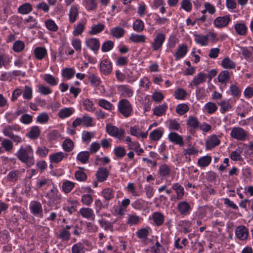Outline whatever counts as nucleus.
Wrapping results in <instances>:
<instances>
[{
    "mask_svg": "<svg viewBox=\"0 0 253 253\" xmlns=\"http://www.w3.org/2000/svg\"><path fill=\"white\" fill-rule=\"evenodd\" d=\"M17 156L27 167H30L35 164L33 150L29 145L21 147L17 153Z\"/></svg>",
    "mask_w": 253,
    "mask_h": 253,
    "instance_id": "obj_1",
    "label": "nucleus"
},
{
    "mask_svg": "<svg viewBox=\"0 0 253 253\" xmlns=\"http://www.w3.org/2000/svg\"><path fill=\"white\" fill-rule=\"evenodd\" d=\"M118 109L121 115L125 118H128L133 113L132 105L126 99H122L119 101Z\"/></svg>",
    "mask_w": 253,
    "mask_h": 253,
    "instance_id": "obj_2",
    "label": "nucleus"
},
{
    "mask_svg": "<svg viewBox=\"0 0 253 253\" xmlns=\"http://www.w3.org/2000/svg\"><path fill=\"white\" fill-rule=\"evenodd\" d=\"M106 130L109 135L120 140H124L126 135V132L124 129L118 128L111 124H107L106 125Z\"/></svg>",
    "mask_w": 253,
    "mask_h": 253,
    "instance_id": "obj_3",
    "label": "nucleus"
},
{
    "mask_svg": "<svg viewBox=\"0 0 253 253\" xmlns=\"http://www.w3.org/2000/svg\"><path fill=\"white\" fill-rule=\"evenodd\" d=\"M31 213L36 217H43V209L42 204L38 201H32L29 205Z\"/></svg>",
    "mask_w": 253,
    "mask_h": 253,
    "instance_id": "obj_4",
    "label": "nucleus"
},
{
    "mask_svg": "<svg viewBox=\"0 0 253 253\" xmlns=\"http://www.w3.org/2000/svg\"><path fill=\"white\" fill-rule=\"evenodd\" d=\"M232 138L239 141H244L248 137V132L240 127H233L230 132Z\"/></svg>",
    "mask_w": 253,
    "mask_h": 253,
    "instance_id": "obj_5",
    "label": "nucleus"
},
{
    "mask_svg": "<svg viewBox=\"0 0 253 253\" xmlns=\"http://www.w3.org/2000/svg\"><path fill=\"white\" fill-rule=\"evenodd\" d=\"M45 196L49 199L48 202L49 205L59 203V201L61 199V195L58 193V190L54 186H53Z\"/></svg>",
    "mask_w": 253,
    "mask_h": 253,
    "instance_id": "obj_6",
    "label": "nucleus"
},
{
    "mask_svg": "<svg viewBox=\"0 0 253 253\" xmlns=\"http://www.w3.org/2000/svg\"><path fill=\"white\" fill-rule=\"evenodd\" d=\"M176 209L180 214L183 216L189 215L192 211L191 206L185 201L179 202L177 205Z\"/></svg>",
    "mask_w": 253,
    "mask_h": 253,
    "instance_id": "obj_7",
    "label": "nucleus"
},
{
    "mask_svg": "<svg viewBox=\"0 0 253 253\" xmlns=\"http://www.w3.org/2000/svg\"><path fill=\"white\" fill-rule=\"evenodd\" d=\"M200 123L198 118L193 116H190L186 120V125L189 128L191 134H194L199 128Z\"/></svg>",
    "mask_w": 253,
    "mask_h": 253,
    "instance_id": "obj_8",
    "label": "nucleus"
},
{
    "mask_svg": "<svg viewBox=\"0 0 253 253\" xmlns=\"http://www.w3.org/2000/svg\"><path fill=\"white\" fill-rule=\"evenodd\" d=\"M99 70L104 75H109L112 71V64L110 60L104 59L99 64Z\"/></svg>",
    "mask_w": 253,
    "mask_h": 253,
    "instance_id": "obj_9",
    "label": "nucleus"
},
{
    "mask_svg": "<svg viewBox=\"0 0 253 253\" xmlns=\"http://www.w3.org/2000/svg\"><path fill=\"white\" fill-rule=\"evenodd\" d=\"M230 21V15H226L216 17L213 21V25L217 28H222L226 27Z\"/></svg>",
    "mask_w": 253,
    "mask_h": 253,
    "instance_id": "obj_10",
    "label": "nucleus"
},
{
    "mask_svg": "<svg viewBox=\"0 0 253 253\" xmlns=\"http://www.w3.org/2000/svg\"><path fill=\"white\" fill-rule=\"evenodd\" d=\"M220 143V140L219 136L215 134H212L208 138L206 141V148L207 150H211L218 146Z\"/></svg>",
    "mask_w": 253,
    "mask_h": 253,
    "instance_id": "obj_11",
    "label": "nucleus"
},
{
    "mask_svg": "<svg viewBox=\"0 0 253 253\" xmlns=\"http://www.w3.org/2000/svg\"><path fill=\"white\" fill-rule=\"evenodd\" d=\"M208 75L203 73L200 72L195 76L193 80L189 84L190 87L197 86L202 84H204L206 81L208 77Z\"/></svg>",
    "mask_w": 253,
    "mask_h": 253,
    "instance_id": "obj_12",
    "label": "nucleus"
},
{
    "mask_svg": "<svg viewBox=\"0 0 253 253\" xmlns=\"http://www.w3.org/2000/svg\"><path fill=\"white\" fill-rule=\"evenodd\" d=\"M165 39L166 36L164 34L162 33H158L154 39V41L152 43L153 49L156 51L161 48Z\"/></svg>",
    "mask_w": 253,
    "mask_h": 253,
    "instance_id": "obj_13",
    "label": "nucleus"
},
{
    "mask_svg": "<svg viewBox=\"0 0 253 253\" xmlns=\"http://www.w3.org/2000/svg\"><path fill=\"white\" fill-rule=\"evenodd\" d=\"M239 48L240 52L247 61H252L253 59V46H240Z\"/></svg>",
    "mask_w": 253,
    "mask_h": 253,
    "instance_id": "obj_14",
    "label": "nucleus"
},
{
    "mask_svg": "<svg viewBox=\"0 0 253 253\" xmlns=\"http://www.w3.org/2000/svg\"><path fill=\"white\" fill-rule=\"evenodd\" d=\"M235 234L239 240H246L249 235L248 230L244 225L238 226L236 228Z\"/></svg>",
    "mask_w": 253,
    "mask_h": 253,
    "instance_id": "obj_15",
    "label": "nucleus"
},
{
    "mask_svg": "<svg viewBox=\"0 0 253 253\" xmlns=\"http://www.w3.org/2000/svg\"><path fill=\"white\" fill-rule=\"evenodd\" d=\"M85 43L86 45L95 53L100 48L99 41L96 38H90L85 40Z\"/></svg>",
    "mask_w": 253,
    "mask_h": 253,
    "instance_id": "obj_16",
    "label": "nucleus"
},
{
    "mask_svg": "<svg viewBox=\"0 0 253 253\" xmlns=\"http://www.w3.org/2000/svg\"><path fill=\"white\" fill-rule=\"evenodd\" d=\"M187 52L188 47L186 44H182L179 45L175 52L173 54L175 60L177 61L182 58L185 56Z\"/></svg>",
    "mask_w": 253,
    "mask_h": 253,
    "instance_id": "obj_17",
    "label": "nucleus"
},
{
    "mask_svg": "<svg viewBox=\"0 0 253 253\" xmlns=\"http://www.w3.org/2000/svg\"><path fill=\"white\" fill-rule=\"evenodd\" d=\"M220 106V112L221 114H224L232 110V105L229 100L222 99L218 103Z\"/></svg>",
    "mask_w": 253,
    "mask_h": 253,
    "instance_id": "obj_18",
    "label": "nucleus"
},
{
    "mask_svg": "<svg viewBox=\"0 0 253 253\" xmlns=\"http://www.w3.org/2000/svg\"><path fill=\"white\" fill-rule=\"evenodd\" d=\"M151 218L153 221L154 224L157 226L162 225L165 221L164 215L159 211L153 212L152 214Z\"/></svg>",
    "mask_w": 253,
    "mask_h": 253,
    "instance_id": "obj_19",
    "label": "nucleus"
},
{
    "mask_svg": "<svg viewBox=\"0 0 253 253\" xmlns=\"http://www.w3.org/2000/svg\"><path fill=\"white\" fill-rule=\"evenodd\" d=\"M151 231V228L149 226H146L138 229L136 232V236L138 238L145 240L148 238Z\"/></svg>",
    "mask_w": 253,
    "mask_h": 253,
    "instance_id": "obj_20",
    "label": "nucleus"
},
{
    "mask_svg": "<svg viewBox=\"0 0 253 253\" xmlns=\"http://www.w3.org/2000/svg\"><path fill=\"white\" fill-rule=\"evenodd\" d=\"M79 213L84 218L87 219H94L95 215L92 209L82 208L80 210Z\"/></svg>",
    "mask_w": 253,
    "mask_h": 253,
    "instance_id": "obj_21",
    "label": "nucleus"
},
{
    "mask_svg": "<svg viewBox=\"0 0 253 253\" xmlns=\"http://www.w3.org/2000/svg\"><path fill=\"white\" fill-rule=\"evenodd\" d=\"M194 37L197 44L202 46H207L209 44V39L207 35L194 34Z\"/></svg>",
    "mask_w": 253,
    "mask_h": 253,
    "instance_id": "obj_22",
    "label": "nucleus"
},
{
    "mask_svg": "<svg viewBox=\"0 0 253 253\" xmlns=\"http://www.w3.org/2000/svg\"><path fill=\"white\" fill-rule=\"evenodd\" d=\"M86 23V20L85 19H82L81 21L79 22L77 25L75 26L73 32V35L77 36L81 35L85 29Z\"/></svg>",
    "mask_w": 253,
    "mask_h": 253,
    "instance_id": "obj_23",
    "label": "nucleus"
},
{
    "mask_svg": "<svg viewBox=\"0 0 253 253\" xmlns=\"http://www.w3.org/2000/svg\"><path fill=\"white\" fill-rule=\"evenodd\" d=\"M169 140L174 143L182 146L184 144L182 137L175 132H170L168 135Z\"/></svg>",
    "mask_w": 253,
    "mask_h": 253,
    "instance_id": "obj_24",
    "label": "nucleus"
},
{
    "mask_svg": "<svg viewBox=\"0 0 253 253\" xmlns=\"http://www.w3.org/2000/svg\"><path fill=\"white\" fill-rule=\"evenodd\" d=\"M101 195L106 201H109L114 198L115 191L111 188H106L102 190Z\"/></svg>",
    "mask_w": 253,
    "mask_h": 253,
    "instance_id": "obj_25",
    "label": "nucleus"
},
{
    "mask_svg": "<svg viewBox=\"0 0 253 253\" xmlns=\"http://www.w3.org/2000/svg\"><path fill=\"white\" fill-rule=\"evenodd\" d=\"M79 8L76 5H72L69 10V21L71 23H74L79 16Z\"/></svg>",
    "mask_w": 253,
    "mask_h": 253,
    "instance_id": "obj_26",
    "label": "nucleus"
},
{
    "mask_svg": "<svg viewBox=\"0 0 253 253\" xmlns=\"http://www.w3.org/2000/svg\"><path fill=\"white\" fill-rule=\"evenodd\" d=\"M172 188L176 193V199L177 200H181L183 199L184 195V188L179 183H174L172 185Z\"/></svg>",
    "mask_w": 253,
    "mask_h": 253,
    "instance_id": "obj_27",
    "label": "nucleus"
},
{
    "mask_svg": "<svg viewBox=\"0 0 253 253\" xmlns=\"http://www.w3.org/2000/svg\"><path fill=\"white\" fill-rule=\"evenodd\" d=\"M108 175V170L104 168H99L96 173L97 179L100 182H103L106 180Z\"/></svg>",
    "mask_w": 253,
    "mask_h": 253,
    "instance_id": "obj_28",
    "label": "nucleus"
},
{
    "mask_svg": "<svg viewBox=\"0 0 253 253\" xmlns=\"http://www.w3.org/2000/svg\"><path fill=\"white\" fill-rule=\"evenodd\" d=\"M118 90L125 97H130L133 95V91L132 88L127 85H121L118 87Z\"/></svg>",
    "mask_w": 253,
    "mask_h": 253,
    "instance_id": "obj_29",
    "label": "nucleus"
},
{
    "mask_svg": "<svg viewBox=\"0 0 253 253\" xmlns=\"http://www.w3.org/2000/svg\"><path fill=\"white\" fill-rule=\"evenodd\" d=\"M234 28L239 36H245L248 32V27L244 23H237L234 25Z\"/></svg>",
    "mask_w": 253,
    "mask_h": 253,
    "instance_id": "obj_30",
    "label": "nucleus"
},
{
    "mask_svg": "<svg viewBox=\"0 0 253 253\" xmlns=\"http://www.w3.org/2000/svg\"><path fill=\"white\" fill-rule=\"evenodd\" d=\"M171 172L170 167L167 164H163L159 167L158 174L161 177H168Z\"/></svg>",
    "mask_w": 253,
    "mask_h": 253,
    "instance_id": "obj_31",
    "label": "nucleus"
},
{
    "mask_svg": "<svg viewBox=\"0 0 253 253\" xmlns=\"http://www.w3.org/2000/svg\"><path fill=\"white\" fill-rule=\"evenodd\" d=\"M141 220V217L136 213H130L128 214L126 223L129 226H135L138 225Z\"/></svg>",
    "mask_w": 253,
    "mask_h": 253,
    "instance_id": "obj_32",
    "label": "nucleus"
},
{
    "mask_svg": "<svg viewBox=\"0 0 253 253\" xmlns=\"http://www.w3.org/2000/svg\"><path fill=\"white\" fill-rule=\"evenodd\" d=\"M65 155H67L65 154L63 152H57L54 154H50L49 156V160L51 163H58L63 160Z\"/></svg>",
    "mask_w": 253,
    "mask_h": 253,
    "instance_id": "obj_33",
    "label": "nucleus"
},
{
    "mask_svg": "<svg viewBox=\"0 0 253 253\" xmlns=\"http://www.w3.org/2000/svg\"><path fill=\"white\" fill-rule=\"evenodd\" d=\"M125 33V30L122 27H115L110 30V34L113 37L117 39H120L123 37Z\"/></svg>",
    "mask_w": 253,
    "mask_h": 253,
    "instance_id": "obj_34",
    "label": "nucleus"
},
{
    "mask_svg": "<svg viewBox=\"0 0 253 253\" xmlns=\"http://www.w3.org/2000/svg\"><path fill=\"white\" fill-rule=\"evenodd\" d=\"M211 160L212 158L210 156H203L198 160L197 165L202 168H205L211 164Z\"/></svg>",
    "mask_w": 253,
    "mask_h": 253,
    "instance_id": "obj_35",
    "label": "nucleus"
},
{
    "mask_svg": "<svg viewBox=\"0 0 253 253\" xmlns=\"http://www.w3.org/2000/svg\"><path fill=\"white\" fill-rule=\"evenodd\" d=\"M98 105L100 107L110 112L115 109L114 105L105 99H99L98 102Z\"/></svg>",
    "mask_w": 253,
    "mask_h": 253,
    "instance_id": "obj_36",
    "label": "nucleus"
},
{
    "mask_svg": "<svg viewBox=\"0 0 253 253\" xmlns=\"http://www.w3.org/2000/svg\"><path fill=\"white\" fill-rule=\"evenodd\" d=\"M35 57L38 60H42L47 55V50L44 47H37L34 49Z\"/></svg>",
    "mask_w": 253,
    "mask_h": 253,
    "instance_id": "obj_37",
    "label": "nucleus"
},
{
    "mask_svg": "<svg viewBox=\"0 0 253 253\" xmlns=\"http://www.w3.org/2000/svg\"><path fill=\"white\" fill-rule=\"evenodd\" d=\"M52 184V180L48 178L42 177L37 182V187L39 188H46Z\"/></svg>",
    "mask_w": 253,
    "mask_h": 253,
    "instance_id": "obj_38",
    "label": "nucleus"
},
{
    "mask_svg": "<svg viewBox=\"0 0 253 253\" xmlns=\"http://www.w3.org/2000/svg\"><path fill=\"white\" fill-rule=\"evenodd\" d=\"M74 111L73 108H64L59 111L58 115L59 118L63 119L71 116Z\"/></svg>",
    "mask_w": 253,
    "mask_h": 253,
    "instance_id": "obj_39",
    "label": "nucleus"
},
{
    "mask_svg": "<svg viewBox=\"0 0 253 253\" xmlns=\"http://www.w3.org/2000/svg\"><path fill=\"white\" fill-rule=\"evenodd\" d=\"M84 109L88 112H93L95 110V107L92 100L89 99H84L82 101Z\"/></svg>",
    "mask_w": 253,
    "mask_h": 253,
    "instance_id": "obj_40",
    "label": "nucleus"
},
{
    "mask_svg": "<svg viewBox=\"0 0 253 253\" xmlns=\"http://www.w3.org/2000/svg\"><path fill=\"white\" fill-rule=\"evenodd\" d=\"M76 73L74 68H65L62 70V76L67 80L72 78Z\"/></svg>",
    "mask_w": 253,
    "mask_h": 253,
    "instance_id": "obj_41",
    "label": "nucleus"
},
{
    "mask_svg": "<svg viewBox=\"0 0 253 253\" xmlns=\"http://www.w3.org/2000/svg\"><path fill=\"white\" fill-rule=\"evenodd\" d=\"M41 130L37 126H34L31 128V130L26 134V136L29 138L35 139L37 138L40 135Z\"/></svg>",
    "mask_w": 253,
    "mask_h": 253,
    "instance_id": "obj_42",
    "label": "nucleus"
},
{
    "mask_svg": "<svg viewBox=\"0 0 253 253\" xmlns=\"http://www.w3.org/2000/svg\"><path fill=\"white\" fill-rule=\"evenodd\" d=\"M167 109V105L166 104L164 103L162 105L155 107L153 109V114L157 116H162L165 114Z\"/></svg>",
    "mask_w": 253,
    "mask_h": 253,
    "instance_id": "obj_43",
    "label": "nucleus"
},
{
    "mask_svg": "<svg viewBox=\"0 0 253 253\" xmlns=\"http://www.w3.org/2000/svg\"><path fill=\"white\" fill-rule=\"evenodd\" d=\"M89 156L90 153L88 151H82L78 154L77 160L82 164H86L88 161Z\"/></svg>",
    "mask_w": 253,
    "mask_h": 253,
    "instance_id": "obj_44",
    "label": "nucleus"
},
{
    "mask_svg": "<svg viewBox=\"0 0 253 253\" xmlns=\"http://www.w3.org/2000/svg\"><path fill=\"white\" fill-rule=\"evenodd\" d=\"M43 79L48 84L55 86L58 84V79L55 78L52 75L48 74H44L43 76Z\"/></svg>",
    "mask_w": 253,
    "mask_h": 253,
    "instance_id": "obj_45",
    "label": "nucleus"
},
{
    "mask_svg": "<svg viewBox=\"0 0 253 253\" xmlns=\"http://www.w3.org/2000/svg\"><path fill=\"white\" fill-rule=\"evenodd\" d=\"M86 248L81 242L75 244L71 248L72 253H85Z\"/></svg>",
    "mask_w": 253,
    "mask_h": 253,
    "instance_id": "obj_46",
    "label": "nucleus"
},
{
    "mask_svg": "<svg viewBox=\"0 0 253 253\" xmlns=\"http://www.w3.org/2000/svg\"><path fill=\"white\" fill-rule=\"evenodd\" d=\"M13 130H16V126H7L3 129V133L5 136L9 137L13 139L14 141H16V138L12 132Z\"/></svg>",
    "mask_w": 253,
    "mask_h": 253,
    "instance_id": "obj_47",
    "label": "nucleus"
},
{
    "mask_svg": "<svg viewBox=\"0 0 253 253\" xmlns=\"http://www.w3.org/2000/svg\"><path fill=\"white\" fill-rule=\"evenodd\" d=\"M82 125L84 127H91L94 126L93 119L87 114H84L81 118Z\"/></svg>",
    "mask_w": 253,
    "mask_h": 253,
    "instance_id": "obj_48",
    "label": "nucleus"
},
{
    "mask_svg": "<svg viewBox=\"0 0 253 253\" xmlns=\"http://www.w3.org/2000/svg\"><path fill=\"white\" fill-rule=\"evenodd\" d=\"M204 109L208 114H212L217 111V106L215 103L209 102L205 105Z\"/></svg>",
    "mask_w": 253,
    "mask_h": 253,
    "instance_id": "obj_49",
    "label": "nucleus"
},
{
    "mask_svg": "<svg viewBox=\"0 0 253 253\" xmlns=\"http://www.w3.org/2000/svg\"><path fill=\"white\" fill-rule=\"evenodd\" d=\"M163 134V131L160 129H156L153 130L149 135L150 139L154 141L159 140Z\"/></svg>",
    "mask_w": 253,
    "mask_h": 253,
    "instance_id": "obj_50",
    "label": "nucleus"
},
{
    "mask_svg": "<svg viewBox=\"0 0 253 253\" xmlns=\"http://www.w3.org/2000/svg\"><path fill=\"white\" fill-rule=\"evenodd\" d=\"M88 78L90 81V84L93 86H97L101 83L100 77L93 73H89Z\"/></svg>",
    "mask_w": 253,
    "mask_h": 253,
    "instance_id": "obj_51",
    "label": "nucleus"
},
{
    "mask_svg": "<svg viewBox=\"0 0 253 253\" xmlns=\"http://www.w3.org/2000/svg\"><path fill=\"white\" fill-rule=\"evenodd\" d=\"M219 82L226 84L230 80L229 73L227 70L221 71L218 76Z\"/></svg>",
    "mask_w": 253,
    "mask_h": 253,
    "instance_id": "obj_52",
    "label": "nucleus"
},
{
    "mask_svg": "<svg viewBox=\"0 0 253 253\" xmlns=\"http://www.w3.org/2000/svg\"><path fill=\"white\" fill-rule=\"evenodd\" d=\"M83 4L87 10H94L97 8L96 0H84Z\"/></svg>",
    "mask_w": 253,
    "mask_h": 253,
    "instance_id": "obj_53",
    "label": "nucleus"
},
{
    "mask_svg": "<svg viewBox=\"0 0 253 253\" xmlns=\"http://www.w3.org/2000/svg\"><path fill=\"white\" fill-rule=\"evenodd\" d=\"M231 95L234 97L238 99L241 95V90L236 84H232L229 88Z\"/></svg>",
    "mask_w": 253,
    "mask_h": 253,
    "instance_id": "obj_54",
    "label": "nucleus"
},
{
    "mask_svg": "<svg viewBox=\"0 0 253 253\" xmlns=\"http://www.w3.org/2000/svg\"><path fill=\"white\" fill-rule=\"evenodd\" d=\"M18 12L22 14H27L32 10V6L29 3H25L18 8Z\"/></svg>",
    "mask_w": 253,
    "mask_h": 253,
    "instance_id": "obj_55",
    "label": "nucleus"
},
{
    "mask_svg": "<svg viewBox=\"0 0 253 253\" xmlns=\"http://www.w3.org/2000/svg\"><path fill=\"white\" fill-rule=\"evenodd\" d=\"M129 40L133 42H145L146 40V36L143 35H138L132 34L130 37Z\"/></svg>",
    "mask_w": 253,
    "mask_h": 253,
    "instance_id": "obj_56",
    "label": "nucleus"
},
{
    "mask_svg": "<svg viewBox=\"0 0 253 253\" xmlns=\"http://www.w3.org/2000/svg\"><path fill=\"white\" fill-rule=\"evenodd\" d=\"M62 147L65 151L71 152L74 148V142L71 139L66 138L63 143Z\"/></svg>",
    "mask_w": 253,
    "mask_h": 253,
    "instance_id": "obj_57",
    "label": "nucleus"
},
{
    "mask_svg": "<svg viewBox=\"0 0 253 253\" xmlns=\"http://www.w3.org/2000/svg\"><path fill=\"white\" fill-rule=\"evenodd\" d=\"M151 251L152 253H167V249L158 241L152 247Z\"/></svg>",
    "mask_w": 253,
    "mask_h": 253,
    "instance_id": "obj_58",
    "label": "nucleus"
},
{
    "mask_svg": "<svg viewBox=\"0 0 253 253\" xmlns=\"http://www.w3.org/2000/svg\"><path fill=\"white\" fill-rule=\"evenodd\" d=\"M222 66L225 69H234L236 64L234 62L228 57L224 58L221 62Z\"/></svg>",
    "mask_w": 253,
    "mask_h": 253,
    "instance_id": "obj_59",
    "label": "nucleus"
},
{
    "mask_svg": "<svg viewBox=\"0 0 253 253\" xmlns=\"http://www.w3.org/2000/svg\"><path fill=\"white\" fill-rule=\"evenodd\" d=\"M188 243V240L186 238H183L181 241L180 238H177L174 241V247L178 249H182L183 247L186 246Z\"/></svg>",
    "mask_w": 253,
    "mask_h": 253,
    "instance_id": "obj_60",
    "label": "nucleus"
},
{
    "mask_svg": "<svg viewBox=\"0 0 253 253\" xmlns=\"http://www.w3.org/2000/svg\"><path fill=\"white\" fill-rule=\"evenodd\" d=\"M144 24L141 19H136L133 24V29L137 32H141L144 30Z\"/></svg>",
    "mask_w": 253,
    "mask_h": 253,
    "instance_id": "obj_61",
    "label": "nucleus"
},
{
    "mask_svg": "<svg viewBox=\"0 0 253 253\" xmlns=\"http://www.w3.org/2000/svg\"><path fill=\"white\" fill-rule=\"evenodd\" d=\"M105 28V26L103 24L99 23L92 26L89 34L91 35H96L101 33Z\"/></svg>",
    "mask_w": 253,
    "mask_h": 253,
    "instance_id": "obj_62",
    "label": "nucleus"
},
{
    "mask_svg": "<svg viewBox=\"0 0 253 253\" xmlns=\"http://www.w3.org/2000/svg\"><path fill=\"white\" fill-rule=\"evenodd\" d=\"M115 156L118 159L123 158L126 155V150L124 147L118 146L114 150Z\"/></svg>",
    "mask_w": 253,
    "mask_h": 253,
    "instance_id": "obj_63",
    "label": "nucleus"
},
{
    "mask_svg": "<svg viewBox=\"0 0 253 253\" xmlns=\"http://www.w3.org/2000/svg\"><path fill=\"white\" fill-rule=\"evenodd\" d=\"M24 23L27 24V27L29 28H34L37 26V20L32 16H29L28 17L24 20Z\"/></svg>",
    "mask_w": 253,
    "mask_h": 253,
    "instance_id": "obj_64",
    "label": "nucleus"
}]
</instances>
